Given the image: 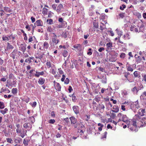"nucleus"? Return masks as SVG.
<instances>
[{
  "mask_svg": "<svg viewBox=\"0 0 146 146\" xmlns=\"http://www.w3.org/2000/svg\"><path fill=\"white\" fill-rule=\"evenodd\" d=\"M23 126L28 131H30L32 127V125L29 123H25L23 125Z\"/></svg>",
  "mask_w": 146,
  "mask_h": 146,
  "instance_id": "nucleus-9",
  "label": "nucleus"
},
{
  "mask_svg": "<svg viewBox=\"0 0 146 146\" xmlns=\"http://www.w3.org/2000/svg\"><path fill=\"white\" fill-rule=\"evenodd\" d=\"M143 81L144 82H145V83H146V74H144V75L143 76Z\"/></svg>",
  "mask_w": 146,
  "mask_h": 146,
  "instance_id": "nucleus-64",
  "label": "nucleus"
},
{
  "mask_svg": "<svg viewBox=\"0 0 146 146\" xmlns=\"http://www.w3.org/2000/svg\"><path fill=\"white\" fill-rule=\"evenodd\" d=\"M131 91L134 94H137L138 91H139V88L136 86H134L131 89Z\"/></svg>",
  "mask_w": 146,
  "mask_h": 146,
  "instance_id": "nucleus-15",
  "label": "nucleus"
},
{
  "mask_svg": "<svg viewBox=\"0 0 146 146\" xmlns=\"http://www.w3.org/2000/svg\"><path fill=\"white\" fill-rule=\"evenodd\" d=\"M4 10L6 12L8 13H11L12 12V11L10 8L8 7H5L4 8Z\"/></svg>",
  "mask_w": 146,
  "mask_h": 146,
  "instance_id": "nucleus-33",
  "label": "nucleus"
},
{
  "mask_svg": "<svg viewBox=\"0 0 146 146\" xmlns=\"http://www.w3.org/2000/svg\"><path fill=\"white\" fill-rule=\"evenodd\" d=\"M130 130L132 132H137L138 131L137 126V117H136V115L131 123L130 125H128Z\"/></svg>",
  "mask_w": 146,
  "mask_h": 146,
  "instance_id": "nucleus-1",
  "label": "nucleus"
},
{
  "mask_svg": "<svg viewBox=\"0 0 146 146\" xmlns=\"http://www.w3.org/2000/svg\"><path fill=\"white\" fill-rule=\"evenodd\" d=\"M44 48L46 49H47L49 47V44L47 42H45L44 43Z\"/></svg>",
  "mask_w": 146,
  "mask_h": 146,
  "instance_id": "nucleus-41",
  "label": "nucleus"
},
{
  "mask_svg": "<svg viewBox=\"0 0 146 146\" xmlns=\"http://www.w3.org/2000/svg\"><path fill=\"white\" fill-rule=\"evenodd\" d=\"M29 141L28 139H25L23 142V143L26 145H27L28 144Z\"/></svg>",
  "mask_w": 146,
  "mask_h": 146,
  "instance_id": "nucleus-48",
  "label": "nucleus"
},
{
  "mask_svg": "<svg viewBox=\"0 0 146 146\" xmlns=\"http://www.w3.org/2000/svg\"><path fill=\"white\" fill-rule=\"evenodd\" d=\"M73 47L78 50H80L81 48V46L80 44H77L74 45L73 46Z\"/></svg>",
  "mask_w": 146,
  "mask_h": 146,
  "instance_id": "nucleus-32",
  "label": "nucleus"
},
{
  "mask_svg": "<svg viewBox=\"0 0 146 146\" xmlns=\"http://www.w3.org/2000/svg\"><path fill=\"white\" fill-rule=\"evenodd\" d=\"M5 106L3 102H0V109H2L4 108Z\"/></svg>",
  "mask_w": 146,
  "mask_h": 146,
  "instance_id": "nucleus-51",
  "label": "nucleus"
},
{
  "mask_svg": "<svg viewBox=\"0 0 146 146\" xmlns=\"http://www.w3.org/2000/svg\"><path fill=\"white\" fill-rule=\"evenodd\" d=\"M107 134V132L106 131L104 133V136H102L101 137V139H103L104 138L106 139V135Z\"/></svg>",
  "mask_w": 146,
  "mask_h": 146,
  "instance_id": "nucleus-60",
  "label": "nucleus"
},
{
  "mask_svg": "<svg viewBox=\"0 0 146 146\" xmlns=\"http://www.w3.org/2000/svg\"><path fill=\"white\" fill-rule=\"evenodd\" d=\"M133 74L135 78H139L141 77L140 72H139L135 71L134 72Z\"/></svg>",
  "mask_w": 146,
  "mask_h": 146,
  "instance_id": "nucleus-22",
  "label": "nucleus"
},
{
  "mask_svg": "<svg viewBox=\"0 0 146 146\" xmlns=\"http://www.w3.org/2000/svg\"><path fill=\"white\" fill-rule=\"evenodd\" d=\"M126 56V54L124 53H121L120 56V58L122 59H124Z\"/></svg>",
  "mask_w": 146,
  "mask_h": 146,
  "instance_id": "nucleus-44",
  "label": "nucleus"
},
{
  "mask_svg": "<svg viewBox=\"0 0 146 146\" xmlns=\"http://www.w3.org/2000/svg\"><path fill=\"white\" fill-rule=\"evenodd\" d=\"M35 72L36 74H35V76L37 77H39L40 75L43 76L44 74V72L43 71L39 72L36 70Z\"/></svg>",
  "mask_w": 146,
  "mask_h": 146,
  "instance_id": "nucleus-17",
  "label": "nucleus"
},
{
  "mask_svg": "<svg viewBox=\"0 0 146 146\" xmlns=\"http://www.w3.org/2000/svg\"><path fill=\"white\" fill-rule=\"evenodd\" d=\"M69 119L70 120L71 124H75L76 123L77 119L74 117H71Z\"/></svg>",
  "mask_w": 146,
  "mask_h": 146,
  "instance_id": "nucleus-16",
  "label": "nucleus"
},
{
  "mask_svg": "<svg viewBox=\"0 0 146 146\" xmlns=\"http://www.w3.org/2000/svg\"><path fill=\"white\" fill-rule=\"evenodd\" d=\"M70 97H72V100L73 102H75L76 100V98L75 96H74L73 94H72Z\"/></svg>",
  "mask_w": 146,
  "mask_h": 146,
  "instance_id": "nucleus-46",
  "label": "nucleus"
},
{
  "mask_svg": "<svg viewBox=\"0 0 146 146\" xmlns=\"http://www.w3.org/2000/svg\"><path fill=\"white\" fill-rule=\"evenodd\" d=\"M47 9L44 7L42 9V13L44 15H46L47 14Z\"/></svg>",
  "mask_w": 146,
  "mask_h": 146,
  "instance_id": "nucleus-38",
  "label": "nucleus"
},
{
  "mask_svg": "<svg viewBox=\"0 0 146 146\" xmlns=\"http://www.w3.org/2000/svg\"><path fill=\"white\" fill-rule=\"evenodd\" d=\"M7 48L8 49H13L14 48V47L11 45L9 43H7Z\"/></svg>",
  "mask_w": 146,
  "mask_h": 146,
  "instance_id": "nucleus-37",
  "label": "nucleus"
},
{
  "mask_svg": "<svg viewBox=\"0 0 146 146\" xmlns=\"http://www.w3.org/2000/svg\"><path fill=\"white\" fill-rule=\"evenodd\" d=\"M17 50L16 49H15L13 50V51L11 52L10 56L11 57H12L13 59L15 58V56L17 54Z\"/></svg>",
  "mask_w": 146,
  "mask_h": 146,
  "instance_id": "nucleus-18",
  "label": "nucleus"
},
{
  "mask_svg": "<svg viewBox=\"0 0 146 146\" xmlns=\"http://www.w3.org/2000/svg\"><path fill=\"white\" fill-rule=\"evenodd\" d=\"M43 25V23L41 20H37L35 23V26L36 25L37 26H42Z\"/></svg>",
  "mask_w": 146,
  "mask_h": 146,
  "instance_id": "nucleus-13",
  "label": "nucleus"
},
{
  "mask_svg": "<svg viewBox=\"0 0 146 146\" xmlns=\"http://www.w3.org/2000/svg\"><path fill=\"white\" fill-rule=\"evenodd\" d=\"M79 127H80L81 129H84V126L83 125V124H82L81 123H79Z\"/></svg>",
  "mask_w": 146,
  "mask_h": 146,
  "instance_id": "nucleus-55",
  "label": "nucleus"
},
{
  "mask_svg": "<svg viewBox=\"0 0 146 146\" xmlns=\"http://www.w3.org/2000/svg\"><path fill=\"white\" fill-rule=\"evenodd\" d=\"M146 98V91H144L140 96L141 99H144Z\"/></svg>",
  "mask_w": 146,
  "mask_h": 146,
  "instance_id": "nucleus-31",
  "label": "nucleus"
},
{
  "mask_svg": "<svg viewBox=\"0 0 146 146\" xmlns=\"http://www.w3.org/2000/svg\"><path fill=\"white\" fill-rule=\"evenodd\" d=\"M137 55V54H135V56L136 58V62L137 63H140L142 60V58L141 56H138L137 57H136Z\"/></svg>",
  "mask_w": 146,
  "mask_h": 146,
  "instance_id": "nucleus-28",
  "label": "nucleus"
},
{
  "mask_svg": "<svg viewBox=\"0 0 146 146\" xmlns=\"http://www.w3.org/2000/svg\"><path fill=\"white\" fill-rule=\"evenodd\" d=\"M105 18V16L104 14L102 13L100 15V18L102 20H104Z\"/></svg>",
  "mask_w": 146,
  "mask_h": 146,
  "instance_id": "nucleus-52",
  "label": "nucleus"
},
{
  "mask_svg": "<svg viewBox=\"0 0 146 146\" xmlns=\"http://www.w3.org/2000/svg\"><path fill=\"white\" fill-rule=\"evenodd\" d=\"M119 68V67L117 66L115 64L110 63V72L111 71L114 73H116V71H118Z\"/></svg>",
  "mask_w": 146,
  "mask_h": 146,
  "instance_id": "nucleus-5",
  "label": "nucleus"
},
{
  "mask_svg": "<svg viewBox=\"0 0 146 146\" xmlns=\"http://www.w3.org/2000/svg\"><path fill=\"white\" fill-rule=\"evenodd\" d=\"M145 110L144 109H140L139 110L138 112V115L140 117H142V116L145 115Z\"/></svg>",
  "mask_w": 146,
  "mask_h": 146,
  "instance_id": "nucleus-8",
  "label": "nucleus"
},
{
  "mask_svg": "<svg viewBox=\"0 0 146 146\" xmlns=\"http://www.w3.org/2000/svg\"><path fill=\"white\" fill-rule=\"evenodd\" d=\"M104 99L106 102V106L108 107L109 106V104L110 102L109 101V99L108 97H107L106 98H104Z\"/></svg>",
  "mask_w": 146,
  "mask_h": 146,
  "instance_id": "nucleus-34",
  "label": "nucleus"
},
{
  "mask_svg": "<svg viewBox=\"0 0 146 146\" xmlns=\"http://www.w3.org/2000/svg\"><path fill=\"white\" fill-rule=\"evenodd\" d=\"M5 14L4 11L3 10H0V15L2 16Z\"/></svg>",
  "mask_w": 146,
  "mask_h": 146,
  "instance_id": "nucleus-57",
  "label": "nucleus"
},
{
  "mask_svg": "<svg viewBox=\"0 0 146 146\" xmlns=\"http://www.w3.org/2000/svg\"><path fill=\"white\" fill-rule=\"evenodd\" d=\"M116 114L115 112L114 111H112V110L111 111H110V117L111 118H115L116 116Z\"/></svg>",
  "mask_w": 146,
  "mask_h": 146,
  "instance_id": "nucleus-36",
  "label": "nucleus"
},
{
  "mask_svg": "<svg viewBox=\"0 0 146 146\" xmlns=\"http://www.w3.org/2000/svg\"><path fill=\"white\" fill-rule=\"evenodd\" d=\"M47 22L49 24L51 25L53 23V21L51 19H47Z\"/></svg>",
  "mask_w": 146,
  "mask_h": 146,
  "instance_id": "nucleus-53",
  "label": "nucleus"
},
{
  "mask_svg": "<svg viewBox=\"0 0 146 146\" xmlns=\"http://www.w3.org/2000/svg\"><path fill=\"white\" fill-rule=\"evenodd\" d=\"M123 37L125 40L129 39L130 38V36L128 33H126L123 36Z\"/></svg>",
  "mask_w": 146,
  "mask_h": 146,
  "instance_id": "nucleus-35",
  "label": "nucleus"
},
{
  "mask_svg": "<svg viewBox=\"0 0 146 146\" xmlns=\"http://www.w3.org/2000/svg\"><path fill=\"white\" fill-rule=\"evenodd\" d=\"M44 55V53L38 51L37 53H35V56L36 58H39L41 60L43 58Z\"/></svg>",
  "mask_w": 146,
  "mask_h": 146,
  "instance_id": "nucleus-7",
  "label": "nucleus"
},
{
  "mask_svg": "<svg viewBox=\"0 0 146 146\" xmlns=\"http://www.w3.org/2000/svg\"><path fill=\"white\" fill-rule=\"evenodd\" d=\"M7 141V142L10 143H12L13 141L11 138H8L6 139Z\"/></svg>",
  "mask_w": 146,
  "mask_h": 146,
  "instance_id": "nucleus-50",
  "label": "nucleus"
},
{
  "mask_svg": "<svg viewBox=\"0 0 146 146\" xmlns=\"http://www.w3.org/2000/svg\"><path fill=\"white\" fill-rule=\"evenodd\" d=\"M7 92V93H9L10 92V91L7 88H3L1 89L0 91L1 93L4 92Z\"/></svg>",
  "mask_w": 146,
  "mask_h": 146,
  "instance_id": "nucleus-30",
  "label": "nucleus"
},
{
  "mask_svg": "<svg viewBox=\"0 0 146 146\" xmlns=\"http://www.w3.org/2000/svg\"><path fill=\"white\" fill-rule=\"evenodd\" d=\"M126 7V5H124V4H123L122 5V6H120V9L121 10H123L124 9V8Z\"/></svg>",
  "mask_w": 146,
  "mask_h": 146,
  "instance_id": "nucleus-58",
  "label": "nucleus"
},
{
  "mask_svg": "<svg viewBox=\"0 0 146 146\" xmlns=\"http://www.w3.org/2000/svg\"><path fill=\"white\" fill-rule=\"evenodd\" d=\"M61 35L65 39L68 37V38L71 37V36L69 35V33L68 31L63 32Z\"/></svg>",
  "mask_w": 146,
  "mask_h": 146,
  "instance_id": "nucleus-12",
  "label": "nucleus"
},
{
  "mask_svg": "<svg viewBox=\"0 0 146 146\" xmlns=\"http://www.w3.org/2000/svg\"><path fill=\"white\" fill-rule=\"evenodd\" d=\"M97 77L99 78L100 79H101V81L102 82V83H106V76H98Z\"/></svg>",
  "mask_w": 146,
  "mask_h": 146,
  "instance_id": "nucleus-14",
  "label": "nucleus"
},
{
  "mask_svg": "<svg viewBox=\"0 0 146 146\" xmlns=\"http://www.w3.org/2000/svg\"><path fill=\"white\" fill-rule=\"evenodd\" d=\"M63 8V6L61 4H59L57 7V9L56 10V11L58 13L60 12V10Z\"/></svg>",
  "mask_w": 146,
  "mask_h": 146,
  "instance_id": "nucleus-26",
  "label": "nucleus"
},
{
  "mask_svg": "<svg viewBox=\"0 0 146 146\" xmlns=\"http://www.w3.org/2000/svg\"><path fill=\"white\" fill-rule=\"evenodd\" d=\"M5 78H1L0 80V81H2L3 82H5L6 80L7 79V78H8L7 76H5Z\"/></svg>",
  "mask_w": 146,
  "mask_h": 146,
  "instance_id": "nucleus-54",
  "label": "nucleus"
},
{
  "mask_svg": "<svg viewBox=\"0 0 146 146\" xmlns=\"http://www.w3.org/2000/svg\"><path fill=\"white\" fill-rule=\"evenodd\" d=\"M93 25L94 27H95L96 28H98V23H95L94 22H93Z\"/></svg>",
  "mask_w": 146,
  "mask_h": 146,
  "instance_id": "nucleus-59",
  "label": "nucleus"
},
{
  "mask_svg": "<svg viewBox=\"0 0 146 146\" xmlns=\"http://www.w3.org/2000/svg\"><path fill=\"white\" fill-rule=\"evenodd\" d=\"M130 108L133 110L135 109H139V107L138 102H132L130 105Z\"/></svg>",
  "mask_w": 146,
  "mask_h": 146,
  "instance_id": "nucleus-6",
  "label": "nucleus"
},
{
  "mask_svg": "<svg viewBox=\"0 0 146 146\" xmlns=\"http://www.w3.org/2000/svg\"><path fill=\"white\" fill-rule=\"evenodd\" d=\"M130 74L129 73V72H126L124 73V76L127 80H129L128 77V76H129V75Z\"/></svg>",
  "mask_w": 146,
  "mask_h": 146,
  "instance_id": "nucleus-49",
  "label": "nucleus"
},
{
  "mask_svg": "<svg viewBox=\"0 0 146 146\" xmlns=\"http://www.w3.org/2000/svg\"><path fill=\"white\" fill-rule=\"evenodd\" d=\"M27 132V130H25L24 129H23L21 131V132L19 134V135L22 138L24 137V136L26 135V133Z\"/></svg>",
  "mask_w": 146,
  "mask_h": 146,
  "instance_id": "nucleus-19",
  "label": "nucleus"
},
{
  "mask_svg": "<svg viewBox=\"0 0 146 146\" xmlns=\"http://www.w3.org/2000/svg\"><path fill=\"white\" fill-rule=\"evenodd\" d=\"M79 107L76 106H73L72 109L74 113L76 115L79 113Z\"/></svg>",
  "mask_w": 146,
  "mask_h": 146,
  "instance_id": "nucleus-10",
  "label": "nucleus"
},
{
  "mask_svg": "<svg viewBox=\"0 0 146 146\" xmlns=\"http://www.w3.org/2000/svg\"><path fill=\"white\" fill-rule=\"evenodd\" d=\"M55 122V121L54 119H50L49 120L48 122L50 123L53 124Z\"/></svg>",
  "mask_w": 146,
  "mask_h": 146,
  "instance_id": "nucleus-62",
  "label": "nucleus"
},
{
  "mask_svg": "<svg viewBox=\"0 0 146 146\" xmlns=\"http://www.w3.org/2000/svg\"><path fill=\"white\" fill-rule=\"evenodd\" d=\"M26 49V45L23 46L22 44H21V46L19 47V50L23 53L25 51Z\"/></svg>",
  "mask_w": 146,
  "mask_h": 146,
  "instance_id": "nucleus-23",
  "label": "nucleus"
},
{
  "mask_svg": "<svg viewBox=\"0 0 146 146\" xmlns=\"http://www.w3.org/2000/svg\"><path fill=\"white\" fill-rule=\"evenodd\" d=\"M47 30L48 32L52 33L53 32L54 30L50 27H48L47 29Z\"/></svg>",
  "mask_w": 146,
  "mask_h": 146,
  "instance_id": "nucleus-40",
  "label": "nucleus"
},
{
  "mask_svg": "<svg viewBox=\"0 0 146 146\" xmlns=\"http://www.w3.org/2000/svg\"><path fill=\"white\" fill-rule=\"evenodd\" d=\"M11 92H12V93L13 94H16L17 92V89L16 88H13L12 89V90H11Z\"/></svg>",
  "mask_w": 146,
  "mask_h": 146,
  "instance_id": "nucleus-39",
  "label": "nucleus"
},
{
  "mask_svg": "<svg viewBox=\"0 0 146 146\" xmlns=\"http://www.w3.org/2000/svg\"><path fill=\"white\" fill-rule=\"evenodd\" d=\"M119 111V108L118 106H114L111 109V111H113L114 113H117Z\"/></svg>",
  "mask_w": 146,
  "mask_h": 146,
  "instance_id": "nucleus-20",
  "label": "nucleus"
},
{
  "mask_svg": "<svg viewBox=\"0 0 146 146\" xmlns=\"http://www.w3.org/2000/svg\"><path fill=\"white\" fill-rule=\"evenodd\" d=\"M139 29L140 31L143 32V31L144 30V25L142 24V25H141V26L140 27Z\"/></svg>",
  "mask_w": 146,
  "mask_h": 146,
  "instance_id": "nucleus-47",
  "label": "nucleus"
},
{
  "mask_svg": "<svg viewBox=\"0 0 146 146\" xmlns=\"http://www.w3.org/2000/svg\"><path fill=\"white\" fill-rule=\"evenodd\" d=\"M92 50V49L91 48H90L88 49V52H87V54L89 55H91L92 53V52L91 51Z\"/></svg>",
  "mask_w": 146,
  "mask_h": 146,
  "instance_id": "nucleus-63",
  "label": "nucleus"
},
{
  "mask_svg": "<svg viewBox=\"0 0 146 146\" xmlns=\"http://www.w3.org/2000/svg\"><path fill=\"white\" fill-rule=\"evenodd\" d=\"M31 105L33 107H35L36 106V102H34L33 103H31Z\"/></svg>",
  "mask_w": 146,
  "mask_h": 146,
  "instance_id": "nucleus-61",
  "label": "nucleus"
},
{
  "mask_svg": "<svg viewBox=\"0 0 146 146\" xmlns=\"http://www.w3.org/2000/svg\"><path fill=\"white\" fill-rule=\"evenodd\" d=\"M110 61H115L117 60V57L118 55L117 53L115 51H110Z\"/></svg>",
  "mask_w": 146,
  "mask_h": 146,
  "instance_id": "nucleus-4",
  "label": "nucleus"
},
{
  "mask_svg": "<svg viewBox=\"0 0 146 146\" xmlns=\"http://www.w3.org/2000/svg\"><path fill=\"white\" fill-rule=\"evenodd\" d=\"M8 110L7 108H5L4 110H0V112L3 114L4 115L7 113V111H8Z\"/></svg>",
  "mask_w": 146,
  "mask_h": 146,
  "instance_id": "nucleus-42",
  "label": "nucleus"
},
{
  "mask_svg": "<svg viewBox=\"0 0 146 146\" xmlns=\"http://www.w3.org/2000/svg\"><path fill=\"white\" fill-rule=\"evenodd\" d=\"M52 41L53 44L56 45L58 43L59 40L57 39V38L55 37L52 38Z\"/></svg>",
  "mask_w": 146,
  "mask_h": 146,
  "instance_id": "nucleus-25",
  "label": "nucleus"
},
{
  "mask_svg": "<svg viewBox=\"0 0 146 146\" xmlns=\"http://www.w3.org/2000/svg\"><path fill=\"white\" fill-rule=\"evenodd\" d=\"M55 89L57 90L58 91H60L61 90V86L60 85L59 83H56V84L54 86Z\"/></svg>",
  "mask_w": 146,
  "mask_h": 146,
  "instance_id": "nucleus-27",
  "label": "nucleus"
},
{
  "mask_svg": "<svg viewBox=\"0 0 146 146\" xmlns=\"http://www.w3.org/2000/svg\"><path fill=\"white\" fill-rule=\"evenodd\" d=\"M51 73L53 75H55L56 73V68L55 66L52 67L51 69Z\"/></svg>",
  "mask_w": 146,
  "mask_h": 146,
  "instance_id": "nucleus-29",
  "label": "nucleus"
},
{
  "mask_svg": "<svg viewBox=\"0 0 146 146\" xmlns=\"http://www.w3.org/2000/svg\"><path fill=\"white\" fill-rule=\"evenodd\" d=\"M126 68L127 71H129V72H133V70L132 68V65L129 64L128 62L126 64Z\"/></svg>",
  "mask_w": 146,
  "mask_h": 146,
  "instance_id": "nucleus-11",
  "label": "nucleus"
},
{
  "mask_svg": "<svg viewBox=\"0 0 146 146\" xmlns=\"http://www.w3.org/2000/svg\"><path fill=\"white\" fill-rule=\"evenodd\" d=\"M45 80L43 78H40L38 81V83L41 85L43 84L45 82Z\"/></svg>",
  "mask_w": 146,
  "mask_h": 146,
  "instance_id": "nucleus-24",
  "label": "nucleus"
},
{
  "mask_svg": "<svg viewBox=\"0 0 146 146\" xmlns=\"http://www.w3.org/2000/svg\"><path fill=\"white\" fill-rule=\"evenodd\" d=\"M3 40L4 41H8L9 38L7 36H5L2 37Z\"/></svg>",
  "mask_w": 146,
  "mask_h": 146,
  "instance_id": "nucleus-56",
  "label": "nucleus"
},
{
  "mask_svg": "<svg viewBox=\"0 0 146 146\" xmlns=\"http://www.w3.org/2000/svg\"><path fill=\"white\" fill-rule=\"evenodd\" d=\"M46 64L48 68L54 67V65L51 63L50 61H47L46 63Z\"/></svg>",
  "mask_w": 146,
  "mask_h": 146,
  "instance_id": "nucleus-21",
  "label": "nucleus"
},
{
  "mask_svg": "<svg viewBox=\"0 0 146 146\" xmlns=\"http://www.w3.org/2000/svg\"><path fill=\"white\" fill-rule=\"evenodd\" d=\"M117 116L119 118L118 120V122L121 121L125 123L128 122V118L126 115L122 114L121 113H119L118 114Z\"/></svg>",
  "mask_w": 146,
  "mask_h": 146,
  "instance_id": "nucleus-3",
  "label": "nucleus"
},
{
  "mask_svg": "<svg viewBox=\"0 0 146 146\" xmlns=\"http://www.w3.org/2000/svg\"><path fill=\"white\" fill-rule=\"evenodd\" d=\"M62 54L64 57H66L68 55V52L67 50H65L63 51Z\"/></svg>",
  "mask_w": 146,
  "mask_h": 146,
  "instance_id": "nucleus-45",
  "label": "nucleus"
},
{
  "mask_svg": "<svg viewBox=\"0 0 146 146\" xmlns=\"http://www.w3.org/2000/svg\"><path fill=\"white\" fill-rule=\"evenodd\" d=\"M137 121V127H141L143 126L146 124V117H141L138 115H136Z\"/></svg>",
  "mask_w": 146,
  "mask_h": 146,
  "instance_id": "nucleus-2",
  "label": "nucleus"
},
{
  "mask_svg": "<svg viewBox=\"0 0 146 146\" xmlns=\"http://www.w3.org/2000/svg\"><path fill=\"white\" fill-rule=\"evenodd\" d=\"M125 13H120L119 15V18H123L125 16Z\"/></svg>",
  "mask_w": 146,
  "mask_h": 146,
  "instance_id": "nucleus-43",
  "label": "nucleus"
}]
</instances>
